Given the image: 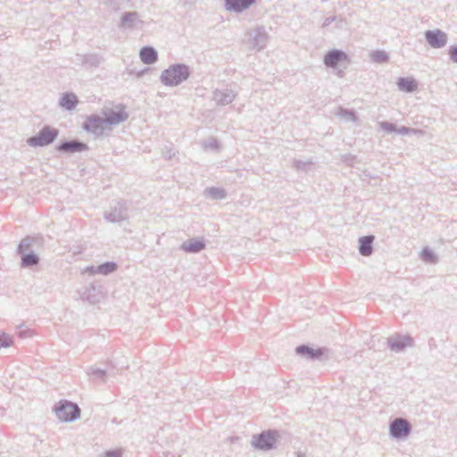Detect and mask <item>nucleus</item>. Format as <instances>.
Wrapping results in <instances>:
<instances>
[{
  "instance_id": "1",
  "label": "nucleus",
  "mask_w": 457,
  "mask_h": 457,
  "mask_svg": "<svg viewBox=\"0 0 457 457\" xmlns=\"http://www.w3.org/2000/svg\"><path fill=\"white\" fill-rule=\"evenodd\" d=\"M188 77L187 68L184 65H173L162 74V81L167 86H177Z\"/></svg>"
},
{
  "instance_id": "2",
  "label": "nucleus",
  "mask_w": 457,
  "mask_h": 457,
  "mask_svg": "<svg viewBox=\"0 0 457 457\" xmlns=\"http://www.w3.org/2000/svg\"><path fill=\"white\" fill-rule=\"evenodd\" d=\"M57 136V129L45 127L37 136L29 137L27 142L31 146H44L52 143Z\"/></svg>"
},
{
  "instance_id": "3",
  "label": "nucleus",
  "mask_w": 457,
  "mask_h": 457,
  "mask_svg": "<svg viewBox=\"0 0 457 457\" xmlns=\"http://www.w3.org/2000/svg\"><path fill=\"white\" fill-rule=\"evenodd\" d=\"M127 118L126 112L120 109L118 112H113L109 114H105L104 119L97 117L89 118L86 124V129L96 128L103 123L115 124L124 120Z\"/></svg>"
},
{
  "instance_id": "4",
  "label": "nucleus",
  "mask_w": 457,
  "mask_h": 457,
  "mask_svg": "<svg viewBox=\"0 0 457 457\" xmlns=\"http://www.w3.org/2000/svg\"><path fill=\"white\" fill-rule=\"evenodd\" d=\"M55 413L60 420L69 421L79 416V410L76 404L64 401L58 403Z\"/></svg>"
},
{
  "instance_id": "5",
  "label": "nucleus",
  "mask_w": 457,
  "mask_h": 457,
  "mask_svg": "<svg viewBox=\"0 0 457 457\" xmlns=\"http://www.w3.org/2000/svg\"><path fill=\"white\" fill-rule=\"evenodd\" d=\"M276 439V433L268 431L254 437V439L253 440V445L256 448L262 450H268L270 449L275 445Z\"/></svg>"
},
{
  "instance_id": "6",
  "label": "nucleus",
  "mask_w": 457,
  "mask_h": 457,
  "mask_svg": "<svg viewBox=\"0 0 457 457\" xmlns=\"http://www.w3.org/2000/svg\"><path fill=\"white\" fill-rule=\"evenodd\" d=\"M390 433L395 437L407 436L410 433V424L403 419H396L391 423Z\"/></svg>"
},
{
  "instance_id": "7",
  "label": "nucleus",
  "mask_w": 457,
  "mask_h": 457,
  "mask_svg": "<svg viewBox=\"0 0 457 457\" xmlns=\"http://www.w3.org/2000/svg\"><path fill=\"white\" fill-rule=\"evenodd\" d=\"M426 38L429 45L435 48L444 46L446 44L447 40L446 35L438 29L435 31H427Z\"/></svg>"
},
{
  "instance_id": "8",
  "label": "nucleus",
  "mask_w": 457,
  "mask_h": 457,
  "mask_svg": "<svg viewBox=\"0 0 457 457\" xmlns=\"http://www.w3.org/2000/svg\"><path fill=\"white\" fill-rule=\"evenodd\" d=\"M347 59L344 52L333 50L328 53L324 58V62L327 66L335 67L338 62Z\"/></svg>"
},
{
  "instance_id": "9",
  "label": "nucleus",
  "mask_w": 457,
  "mask_h": 457,
  "mask_svg": "<svg viewBox=\"0 0 457 457\" xmlns=\"http://www.w3.org/2000/svg\"><path fill=\"white\" fill-rule=\"evenodd\" d=\"M253 2L254 0H226V8L229 11L242 12Z\"/></svg>"
},
{
  "instance_id": "10",
  "label": "nucleus",
  "mask_w": 457,
  "mask_h": 457,
  "mask_svg": "<svg viewBox=\"0 0 457 457\" xmlns=\"http://www.w3.org/2000/svg\"><path fill=\"white\" fill-rule=\"evenodd\" d=\"M373 239L374 237L372 236L362 237L360 238L359 251L361 255L369 256L371 254Z\"/></svg>"
},
{
  "instance_id": "11",
  "label": "nucleus",
  "mask_w": 457,
  "mask_h": 457,
  "mask_svg": "<svg viewBox=\"0 0 457 457\" xmlns=\"http://www.w3.org/2000/svg\"><path fill=\"white\" fill-rule=\"evenodd\" d=\"M140 59L144 63H154L157 60V53L153 47H143L140 51Z\"/></svg>"
},
{
  "instance_id": "12",
  "label": "nucleus",
  "mask_w": 457,
  "mask_h": 457,
  "mask_svg": "<svg viewBox=\"0 0 457 457\" xmlns=\"http://www.w3.org/2000/svg\"><path fill=\"white\" fill-rule=\"evenodd\" d=\"M397 85L401 90L406 92H412L417 88V83L411 78H401Z\"/></svg>"
},
{
  "instance_id": "13",
  "label": "nucleus",
  "mask_w": 457,
  "mask_h": 457,
  "mask_svg": "<svg viewBox=\"0 0 457 457\" xmlns=\"http://www.w3.org/2000/svg\"><path fill=\"white\" fill-rule=\"evenodd\" d=\"M78 103L77 97L73 94H65L62 96L60 104L68 110L73 109Z\"/></svg>"
},
{
  "instance_id": "14",
  "label": "nucleus",
  "mask_w": 457,
  "mask_h": 457,
  "mask_svg": "<svg viewBox=\"0 0 457 457\" xmlns=\"http://www.w3.org/2000/svg\"><path fill=\"white\" fill-rule=\"evenodd\" d=\"M58 148L61 151L79 152L85 150L87 146L82 143L70 142L62 144Z\"/></svg>"
},
{
  "instance_id": "15",
  "label": "nucleus",
  "mask_w": 457,
  "mask_h": 457,
  "mask_svg": "<svg viewBox=\"0 0 457 457\" xmlns=\"http://www.w3.org/2000/svg\"><path fill=\"white\" fill-rule=\"evenodd\" d=\"M296 352L300 354L307 355L310 358H318L323 353L321 349H312L308 346H299Z\"/></svg>"
},
{
  "instance_id": "16",
  "label": "nucleus",
  "mask_w": 457,
  "mask_h": 457,
  "mask_svg": "<svg viewBox=\"0 0 457 457\" xmlns=\"http://www.w3.org/2000/svg\"><path fill=\"white\" fill-rule=\"evenodd\" d=\"M184 248L190 252H198L204 248V244L200 241L188 242L184 245Z\"/></svg>"
},
{
  "instance_id": "17",
  "label": "nucleus",
  "mask_w": 457,
  "mask_h": 457,
  "mask_svg": "<svg viewBox=\"0 0 457 457\" xmlns=\"http://www.w3.org/2000/svg\"><path fill=\"white\" fill-rule=\"evenodd\" d=\"M13 344L12 338L5 333H0V349L12 346Z\"/></svg>"
},
{
  "instance_id": "18",
  "label": "nucleus",
  "mask_w": 457,
  "mask_h": 457,
  "mask_svg": "<svg viewBox=\"0 0 457 457\" xmlns=\"http://www.w3.org/2000/svg\"><path fill=\"white\" fill-rule=\"evenodd\" d=\"M37 263V257L34 254H28L22 258L23 266H30Z\"/></svg>"
},
{
  "instance_id": "19",
  "label": "nucleus",
  "mask_w": 457,
  "mask_h": 457,
  "mask_svg": "<svg viewBox=\"0 0 457 457\" xmlns=\"http://www.w3.org/2000/svg\"><path fill=\"white\" fill-rule=\"evenodd\" d=\"M115 270V264L106 263L98 267V271L103 274H107Z\"/></svg>"
},
{
  "instance_id": "20",
  "label": "nucleus",
  "mask_w": 457,
  "mask_h": 457,
  "mask_svg": "<svg viewBox=\"0 0 457 457\" xmlns=\"http://www.w3.org/2000/svg\"><path fill=\"white\" fill-rule=\"evenodd\" d=\"M372 59L377 62H384L387 61L388 57L384 52H376L372 54Z\"/></svg>"
},
{
  "instance_id": "21",
  "label": "nucleus",
  "mask_w": 457,
  "mask_h": 457,
  "mask_svg": "<svg viewBox=\"0 0 457 457\" xmlns=\"http://www.w3.org/2000/svg\"><path fill=\"white\" fill-rule=\"evenodd\" d=\"M136 20V13L129 12L124 15L122 20V25H126L129 22H133Z\"/></svg>"
},
{
  "instance_id": "22",
  "label": "nucleus",
  "mask_w": 457,
  "mask_h": 457,
  "mask_svg": "<svg viewBox=\"0 0 457 457\" xmlns=\"http://www.w3.org/2000/svg\"><path fill=\"white\" fill-rule=\"evenodd\" d=\"M104 457H121V451L115 450V451L107 452Z\"/></svg>"
},
{
  "instance_id": "23",
  "label": "nucleus",
  "mask_w": 457,
  "mask_h": 457,
  "mask_svg": "<svg viewBox=\"0 0 457 457\" xmlns=\"http://www.w3.org/2000/svg\"><path fill=\"white\" fill-rule=\"evenodd\" d=\"M449 54L451 56V59L454 62H457V46L456 47H453L449 50Z\"/></svg>"
},
{
  "instance_id": "24",
  "label": "nucleus",
  "mask_w": 457,
  "mask_h": 457,
  "mask_svg": "<svg viewBox=\"0 0 457 457\" xmlns=\"http://www.w3.org/2000/svg\"><path fill=\"white\" fill-rule=\"evenodd\" d=\"M422 255H423L424 260H426V261H429V262L434 261V256H433L432 253H430L429 251H427V250L423 251Z\"/></svg>"
},
{
  "instance_id": "25",
  "label": "nucleus",
  "mask_w": 457,
  "mask_h": 457,
  "mask_svg": "<svg viewBox=\"0 0 457 457\" xmlns=\"http://www.w3.org/2000/svg\"><path fill=\"white\" fill-rule=\"evenodd\" d=\"M405 341H406V345H411V339L410 337H406Z\"/></svg>"
}]
</instances>
